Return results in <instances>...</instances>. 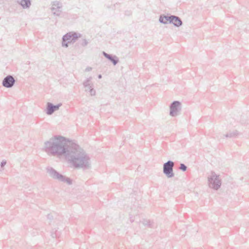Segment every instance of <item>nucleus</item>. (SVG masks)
<instances>
[{
	"instance_id": "nucleus-10",
	"label": "nucleus",
	"mask_w": 249,
	"mask_h": 249,
	"mask_svg": "<svg viewBox=\"0 0 249 249\" xmlns=\"http://www.w3.org/2000/svg\"><path fill=\"white\" fill-rule=\"evenodd\" d=\"M61 106V103L54 105L50 102H48L46 105V114L48 115L53 114L55 111L58 110Z\"/></svg>"
},
{
	"instance_id": "nucleus-8",
	"label": "nucleus",
	"mask_w": 249,
	"mask_h": 249,
	"mask_svg": "<svg viewBox=\"0 0 249 249\" xmlns=\"http://www.w3.org/2000/svg\"><path fill=\"white\" fill-rule=\"evenodd\" d=\"M175 163L173 161L168 160L163 165V173L168 178H171L174 177L173 168Z\"/></svg>"
},
{
	"instance_id": "nucleus-14",
	"label": "nucleus",
	"mask_w": 249,
	"mask_h": 249,
	"mask_svg": "<svg viewBox=\"0 0 249 249\" xmlns=\"http://www.w3.org/2000/svg\"><path fill=\"white\" fill-rule=\"evenodd\" d=\"M18 2L23 9H28L31 5L30 0H18Z\"/></svg>"
},
{
	"instance_id": "nucleus-6",
	"label": "nucleus",
	"mask_w": 249,
	"mask_h": 249,
	"mask_svg": "<svg viewBox=\"0 0 249 249\" xmlns=\"http://www.w3.org/2000/svg\"><path fill=\"white\" fill-rule=\"evenodd\" d=\"M208 181L209 187L215 190H218L221 185L219 176L213 172H212L210 175L208 176Z\"/></svg>"
},
{
	"instance_id": "nucleus-9",
	"label": "nucleus",
	"mask_w": 249,
	"mask_h": 249,
	"mask_svg": "<svg viewBox=\"0 0 249 249\" xmlns=\"http://www.w3.org/2000/svg\"><path fill=\"white\" fill-rule=\"evenodd\" d=\"M92 77L88 78L83 82V86L85 88V91L89 92L91 96H94L96 94V91L93 88V84L91 82Z\"/></svg>"
},
{
	"instance_id": "nucleus-22",
	"label": "nucleus",
	"mask_w": 249,
	"mask_h": 249,
	"mask_svg": "<svg viewBox=\"0 0 249 249\" xmlns=\"http://www.w3.org/2000/svg\"><path fill=\"white\" fill-rule=\"evenodd\" d=\"M52 237H53V238H54V237H55V236H54V235L53 234H52Z\"/></svg>"
},
{
	"instance_id": "nucleus-13",
	"label": "nucleus",
	"mask_w": 249,
	"mask_h": 249,
	"mask_svg": "<svg viewBox=\"0 0 249 249\" xmlns=\"http://www.w3.org/2000/svg\"><path fill=\"white\" fill-rule=\"evenodd\" d=\"M103 54L106 58L110 60L114 65H116L119 62V59L116 55L113 56L106 53L105 52H103Z\"/></svg>"
},
{
	"instance_id": "nucleus-11",
	"label": "nucleus",
	"mask_w": 249,
	"mask_h": 249,
	"mask_svg": "<svg viewBox=\"0 0 249 249\" xmlns=\"http://www.w3.org/2000/svg\"><path fill=\"white\" fill-rule=\"evenodd\" d=\"M15 82L16 80L13 76L8 75L2 80V85L6 88H11L14 85Z\"/></svg>"
},
{
	"instance_id": "nucleus-20",
	"label": "nucleus",
	"mask_w": 249,
	"mask_h": 249,
	"mask_svg": "<svg viewBox=\"0 0 249 249\" xmlns=\"http://www.w3.org/2000/svg\"><path fill=\"white\" fill-rule=\"evenodd\" d=\"M91 70H92L91 67H88L86 68V69H85V71H91Z\"/></svg>"
},
{
	"instance_id": "nucleus-12",
	"label": "nucleus",
	"mask_w": 249,
	"mask_h": 249,
	"mask_svg": "<svg viewBox=\"0 0 249 249\" xmlns=\"http://www.w3.org/2000/svg\"><path fill=\"white\" fill-rule=\"evenodd\" d=\"M62 4L59 1H54L52 4V11L53 14L57 16H59L61 12Z\"/></svg>"
},
{
	"instance_id": "nucleus-4",
	"label": "nucleus",
	"mask_w": 249,
	"mask_h": 249,
	"mask_svg": "<svg viewBox=\"0 0 249 249\" xmlns=\"http://www.w3.org/2000/svg\"><path fill=\"white\" fill-rule=\"evenodd\" d=\"M47 172L49 176L54 179L66 183L68 185L72 183L71 180L70 178L63 176L52 167L48 168Z\"/></svg>"
},
{
	"instance_id": "nucleus-17",
	"label": "nucleus",
	"mask_w": 249,
	"mask_h": 249,
	"mask_svg": "<svg viewBox=\"0 0 249 249\" xmlns=\"http://www.w3.org/2000/svg\"><path fill=\"white\" fill-rule=\"evenodd\" d=\"M80 44H81V46H82L83 47H86L89 44V41L86 39L83 38L81 40V42Z\"/></svg>"
},
{
	"instance_id": "nucleus-19",
	"label": "nucleus",
	"mask_w": 249,
	"mask_h": 249,
	"mask_svg": "<svg viewBox=\"0 0 249 249\" xmlns=\"http://www.w3.org/2000/svg\"><path fill=\"white\" fill-rule=\"evenodd\" d=\"M6 164V161L5 160H3L0 163V166L1 168H3Z\"/></svg>"
},
{
	"instance_id": "nucleus-2",
	"label": "nucleus",
	"mask_w": 249,
	"mask_h": 249,
	"mask_svg": "<svg viewBox=\"0 0 249 249\" xmlns=\"http://www.w3.org/2000/svg\"><path fill=\"white\" fill-rule=\"evenodd\" d=\"M72 142L61 136H55L44 143L43 150L48 154L66 157Z\"/></svg>"
},
{
	"instance_id": "nucleus-15",
	"label": "nucleus",
	"mask_w": 249,
	"mask_h": 249,
	"mask_svg": "<svg viewBox=\"0 0 249 249\" xmlns=\"http://www.w3.org/2000/svg\"><path fill=\"white\" fill-rule=\"evenodd\" d=\"M239 134V132L237 130L230 131L227 134L224 135L223 137L225 138H233L237 137Z\"/></svg>"
},
{
	"instance_id": "nucleus-16",
	"label": "nucleus",
	"mask_w": 249,
	"mask_h": 249,
	"mask_svg": "<svg viewBox=\"0 0 249 249\" xmlns=\"http://www.w3.org/2000/svg\"><path fill=\"white\" fill-rule=\"evenodd\" d=\"M142 224L144 226H148L149 227H152V224L149 220L144 219Z\"/></svg>"
},
{
	"instance_id": "nucleus-3",
	"label": "nucleus",
	"mask_w": 249,
	"mask_h": 249,
	"mask_svg": "<svg viewBox=\"0 0 249 249\" xmlns=\"http://www.w3.org/2000/svg\"><path fill=\"white\" fill-rule=\"evenodd\" d=\"M159 21L164 24L168 23L173 24L177 27L181 26L183 24L181 18L175 15H161L159 18Z\"/></svg>"
},
{
	"instance_id": "nucleus-5",
	"label": "nucleus",
	"mask_w": 249,
	"mask_h": 249,
	"mask_svg": "<svg viewBox=\"0 0 249 249\" xmlns=\"http://www.w3.org/2000/svg\"><path fill=\"white\" fill-rule=\"evenodd\" d=\"M82 35L74 32H70L64 36L62 37V46L67 48L69 43H74L78 38L81 37Z\"/></svg>"
},
{
	"instance_id": "nucleus-18",
	"label": "nucleus",
	"mask_w": 249,
	"mask_h": 249,
	"mask_svg": "<svg viewBox=\"0 0 249 249\" xmlns=\"http://www.w3.org/2000/svg\"><path fill=\"white\" fill-rule=\"evenodd\" d=\"M179 169L183 171H185L187 170V166L184 164L181 163Z\"/></svg>"
},
{
	"instance_id": "nucleus-21",
	"label": "nucleus",
	"mask_w": 249,
	"mask_h": 249,
	"mask_svg": "<svg viewBox=\"0 0 249 249\" xmlns=\"http://www.w3.org/2000/svg\"><path fill=\"white\" fill-rule=\"evenodd\" d=\"M98 77L99 79H101L102 77V75L101 74L98 75Z\"/></svg>"
},
{
	"instance_id": "nucleus-7",
	"label": "nucleus",
	"mask_w": 249,
	"mask_h": 249,
	"mask_svg": "<svg viewBox=\"0 0 249 249\" xmlns=\"http://www.w3.org/2000/svg\"><path fill=\"white\" fill-rule=\"evenodd\" d=\"M169 108V115L172 117H176L180 113L181 104L178 101H174L170 104Z\"/></svg>"
},
{
	"instance_id": "nucleus-1",
	"label": "nucleus",
	"mask_w": 249,
	"mask_h": 249,
	"mask_svg": "<svg viewBox=\"0 0 249 249\" xmlns=\"http://www.w3.org/2000/svg\"><path fill=\"white\" fill-rule=\"evenodd\" d=\"M65 159L75 168L89 169L91 168L89 155L79 145L74 142L70 146Z\"/></svg>"
}]
</instances>
